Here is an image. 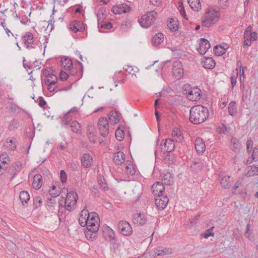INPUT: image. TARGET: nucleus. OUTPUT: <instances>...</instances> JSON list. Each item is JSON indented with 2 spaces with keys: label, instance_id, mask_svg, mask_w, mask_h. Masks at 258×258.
<instances>
[{
  "label": "nucleus",
  "instance_id": "nucleus-8",
  "mask_svg": "<svg viewBox=\"0 0 258 258\" xmlns=\"http://www.w3.org/2000/svg\"><path fill=\"white\" fill-rule=\"evenodd\" d=\"M172 75L177 79L182 78L184 74V71L182 63L179 61H175L172 65Z\"/></svg>",
  "mask_w": 258,
  "mask_h": 258
},
{
  "label": "nucleus",
  "instance_id": "nucleus-30",
  "mask_svg": "<svg viewBox=\"0 0 258 258\" xmlns=\"http://www.w3.org/2000/svg\"><path fill=\"white\" fill-rule=\"evenodd\" d=\"M240 145L238 139L233 137L231 140V149L234 152H237L240 149Z\"/></svg>",
  "mask_w": 258,
  "mask_h": 258
},
{
  "label": "nucleus",
  "instance_id": "nucleus-45",
  "mask_svg": "<svg viewBox=\"0 0 258 258\" xmlns=\"http://www.w3.org/2000/svg\"><path fill=\"white\" fill-rule=\"evenodd\" d=\"M8 164L7 160L0 159V175L4 173L5 170L8 168Z\"/></svg>",
  "mask_w": 258,
  "mask_h": 258
},
{
  "label": "nucleus",
  "instance_id": "nucleus-58",
  "mask_svg": "<svg viewBox=\"0 0 258 258\" xmlns=\"http://www.w3.org/2000/svg\"><path fill=\"white\" fill-rule=\"evenodd\" d=\"M49 193L51 197L55 198L59 195L60 191L59 190H49Z\"/></svg>",
  "mask_w": 258,
  "mask_h": 258
},
{
  "label": "nucleus",
  "instance_id": "nucleus-37",
  "mask_svg": "<svg viewBox=\"0 0 258 258\" xmlns=\"http://www.w3.org/2000/svg\"><path fill=\"white\" fill-rule=\"evenodd\" d=\"M70 127L72 128V131L75 133H79V131H81V124L76 120H74L71 122Z\"/></svg>",
  "mask_w": 258,
  "mask_h": 258
},
{
  "label": "nucleus",
  "instance_id": "nucleus-29",
  "mask_svg": "<svg viewBox=\"0 0 258 258\" xmlns=\"http://www.w3.org/2000/svg\"><path fill=\"white\" fill-rule=\"evenodd\" d=\"M190 8L195 11H198L201 9V4L200 0H187Z\"/></svg>",
  "mask_w": 258,
  "mask_h": 258
},
{
  "label": "nucleus",
  "instance_id": "nucleus-35",
  "mask_svg": "<svg viewBox=\"0 0 258 258\" xmlns=\"http://www.w3.org/2000/svg\"><path fill=\"white\" fill-rule=\"evenodd\" d=\"M172 137L177 142H181L183 139V136L180 133V131L178 130L177 129L174 130L172 133Z\"/></svg>",
  "mask_w": 258,
  "mask_h": 258
},
{
  "label": "nucleus",
  "instance_id": "nucleus-21",
  "mask_svg": "<svg viewBox=\"0 0 258 258\" xmlns=\"http://www.w3.org/2000/svg\"><path fill=\"white\" fill-rule=\"evenodd\" d=\"M202 63L205 68L208 69H212L216 64L215 60L212 57H204Z\"/></svg>",
  "mask_w": 258,
  "mask_h": 258
},
{
  "label": "nucleus",
  "instance_id": "nucleus-43",
  "mask_svg": "<svg viewBox=\"0 0 258 258\" xmlns=\"http://www.w3.org/2000/svg\"><path fill=\"white\" fill-rule=\"evenodd\" d=\"M56 204V200L53 198L48 199L46 202V206L49 208V210L54 209V207Z\"/></svg>",
  "mask_w": 258,
  "mask_h": 258
},
{
  "label": "nucleus",
  "instance_id": "nucleus-60",
  "mask_svg": "<svg viewBox=\"0 0 258 258\" xmlns=\"http://www.w3.org/2000/svg\"><path fill=\"white\" fill-rule=\"evenodd\" d=\"M39 100V105L41 107H44V106L46 104V102L44 100V98L42 97H39L38 98Z\"/></svg>",
  "mask_w": 258,
  "mask_h": 258
},
{
  "label": "nucleus",
  "instance_id": "nucleus-25",
  "mask_svg": "<svg viewBox=\"0 0 258 258\" xmlns=\"http://www.w3.org/2000/svg\"><path fill=\"white\" fill-rule=\"evenodd\" d=\"M42 184V177L40 174H36L34 176L32 186L36 189H39Z\"/></svg>",
  "mask_w": 258,
  "mask_h": 258
},
{
  "label": "nucleus",
  "instance_id": "nucleus-3",
  "mask_svg": "<svg viewBox=\"0 0 258 258\" xmlns=\"http://www.w3.org/2000/svg\"><path fill=\"white\" fill-rule=\"evenodd\" d=\"M157 15V13L155 11L148 12L146 14L143 15L139 20V23L143 28H148L154 23Z\"/></svg>",
  "mask_w": 258,
  "mask_h": 258
},
{
  "label": "nucleus",
  "instance_id": "nucleus-64",
  "mask_svg": "<svg viewBox=\"0 0 258 258\" xmlns=\"http://www.w3.org/2000/svg\"><path fill=\"white\" fill-rule=\"evenodd\" d=\"M251 40L252 41L255 40L257 37V34L255 32H253L250 33Z\"/></svg>",
  "mask_w": 258,
  "mask_h": 258
},
{
  "label": "nucleus",
  "instance_id": "nucleus-48",
  "mask_svg": "<svg viewBox=\"0 0 258 258\" xmlns=\"http://www.w3.org/2000/svg\"><path fill=\"white\" fill-rule=\"evenodd\" d=\"M54 78V80H51L49 78H47L44 80V83L47 86H54L57 83V77L56 76H52Z\"/></svg>",
  "mask_w": 258,
  "mask_h": 258
},
{
  "label": "nucleus",
  "instance_id": "nucleus-53",
  "mask_svg": "<svg viewBox=\"0 0 258 258\" xmlns=\"http://www.w3.org/2000/svg\"><path fill=\"white\" fill-rule=\"evenodd\" d=\"M252 161H256L258 160V148L254 147L253 149V152L251 155Z\"/></svg>",
  "mask_w": 258,
  "mask_h": 258
},
{
  "label": "nucleus",
  "instance_id": "nucleus-1",
  "mask_svg": "<svg viewBox=\"0 0 258 258\" xmlns=\"http://www.w3.org/2000/svg\"><path fill=\"white\" fill-rule=\"evenodd\" d=\"M207 108L199 105L192 107L190 110L189 120L194 124H198L205 122L209 117Z\"/></svg>",
  "mask_w": 258,
  "mask_h": 258
},
{
  "label": "nucleus",
  "instance_id": "nucleus-56",
  "mask_svg": "<svg viewBox=\"0 0 258 258\" xmlns=\"http://www.w3.org/2000/svg\"><path fill=\"white\" fill-rule=\"evenodd\" d=\"M69 76V74H68L67 73L63 71H60L59 75V78L60 80L62 81H66L68 79Z\"/></svg>",
  "mask_w": 258,
  "mask_h": 258
},
{
  "label": "nucleus",
  "instance_id": "nucleus-32",
  "mask_svg": "<svg viewBox=\"0 0 258 258\" xmlns=\"http://www.w3.org/2000/svg\"><path fill=\"white\" fill-rule=\"evenodd\" d=\"M162 180L164 184L170 185L173 182V178L170 173H167L163 175Z\"/></svg>",
  "mask_w": 258,
  "mask_h": 258
},
{
  "label": "nucleus",
  "instance_id": "nucleus-57",
  "mask_svg": "<svg viewBox=\"0 0 258 258\" xmlns=\"http://www.w3.org/2000/svg\"><path fill=\"white\" fill-rule=\"evenodd\" d=\"M151 5L157 7L162 6V0H149Z\"/></svg>",
  "mask_w": 258,
  "mask_h": 258
},
{
  "label": "nucleus",
  "instance_id": "nucleus-31",
  "mask_svg": "<svg viewBox=\"0 0 258 258\" xmlns=\"http://www.w3.org/2000/svg\"><path fill=\"white\" fill-rule=\"evenodd\" d=\"M88 211L86 209H84L81 211V216L79 219V222L82 227H85V225L82 224V222L84 223L87 222V217L88 216Z\"/></svg>",
  "mask_w": 258,
  "mask_h": 258
},
{
  "label": "nucleus",
  "instance_id": "nucleus-33",
  "mask_svg": "<svg viewBox=\"0 0 258 258\" xmlns=\"http://www.w3.org/2000/svg\"><path fill=\"white\" fill-rule=\"evenodd\" d=\"M22 38L23 39L25 44H33L34 37L31 33L27 32L25 35L22 36Z\"/></svg>",
  "mask_w": 258,
  "mask_h": 258
},
{
  "label": "nucleus",
  "instance_id": "nucleus-27",
  "mask_svg": "<svg viewBox=\"0 0 258 258\" xmlns=\"http://www.w3.org/2000/svg\"><path fill=\"white\" fill-rule=\"evenodd\" d=\"M61 65L67 70H70L73 66V62L69 57H62L60 60Z\"/></svg>",
  "mask_w": 258,
  "mask_h": 258
},
{
  "label": "nucleus",
  "instance_id": "nucleus-47",
  "mask_svg": "<svg viewBox=\"0 0 258 258\" xmlns=\"http://www.w3.org/2000/svg\"><path fill=\"white\" fill-rule=\"evenodd\" d=\"M42 201L40 197L37 196L33 199V205L35 208H38L42 205Z\"/></svg>",
  "mask_w": 258,
  "mask_h": 258
},
{
  "label": "nucleus",
  "instance_id": "nucleus-9",
  "mask_svg": "<svg viewBox=\"0 0 258 258\" xmlns=\"http://www.w3.org/2000/svg\"><path fill=\"white\" fill-rule=\"evenodd\" d=\"M82 224L85 225V226L87 227V229L88 230L87 231L85 232L86 237L89 239H91L92 237L90 236H89V233L91 232L93 233H95L99 230V222H97L95 221L93 222H88L87 221L86 223H83L82 222Z\"/></svg>",
  "mask_w": 258,
  "mask_h": 258
},
{
  "label": "nucleus",
  "instance_id": "nucleus-34",
  "mask_svg": "<svg viewBox=\"0 0 258 258\" xmlns=\"http://www.w3.org/2000/svg\"><path fill=\"white\" fill-rule=\"evenodd\" d=\"M168 27L172 31H175L178 29V23L174 19L171 18L167 24Z\"/></svg>",
  "mask_w": 258,
  "mask_h": 258
},
{
  "label": "nucleus",
  "instance_id": "nucleus-4",
  "mask_svg": "<svg viewBox=\"0 0 258 258\" xmlns=\"http://www.w3.org/2000/svg\"><path fill=\"white\" fill-rule=\"evenodd\" d=\"M77 199L78 195L76 192L74 191L68 192L64 203L66 209L69 211L74 210L76 208Z\"/></svg>",
  "mask_w": 258,
  "mask_h": 258
},
{
  "label": "nucleus",
  "instance_id": "nucleus-20",
  "mask_svg": "<svg viewBox=\"0 0 258 258\" xmlns=\"http://www.w3.org/2000/svg\"><path fill=\"white\" fill-rule=\"evenodd\" d=\"M70 29L75 33L78 32H82L84 30V28L83 26V23L80 21H73L70 24Z\"/></svg>",
  "mask_w": 258,
  "mask_h": 258
},
{
  "label": "nucleus",
  "instance_id": "nucleus-63",
  "mask_svg": "<svg viewBox=\"0 0 258 258\" xmlns=\"http://www.w3.org/2000/svg\"><path fill=\"white\" fill-rule=\"evenodd\" d=\"M69 123L68 116H66V115L63 117V118L61 120V124L62 125H67Z\"/></svg>",
  "mask_w": 258,
  "mask_h": 258
},
{
  "label": "nucleus",
  "instance_id": "nucleus-36",
  "mask_svg": "<svg viewBox=\"0 0 258 258\" xmlns=\"http://www.w3.org/2000/svg\"><path fill=\"white\" fill-rule=\"evenodd\" d=\"M87 221L93 222L96 221L100 223L98 215L95 212L89 213L88 216L87 217Z\"/></svg>",
  "mask_w": 258,
  "mask_h": 258
},
{
  "label": "nucleus",
  "instance_id": "nucleus-11",
  "mask_svg": "<svg viewBox=\"0 0 258 258\" xmlns=\"http://www.w3.org/2000/svg\"><path fill=\"white\" fill-rule=\"evenodd\" d=\"M131 8L126 4H119L112 7L111 11L115 14H121L130 12Z\"/></svg>",
  "mask_w": 258,
  "mask_h": 258
},
{
  "label": "nucleus",
  "instance_id": "nucleus-19",
  "mask_svg": "<svg viewBox=\"0 0 258 258\" xmlns=\"http://www.w3.org/2000/svg\"><path fill=\"white\" fill-rule=\"evenodd\" d=\"M195 147L196 150L199 153H203L205 151L206 146L203 139L198 138L195 141Z\"/></svg>",
  "mask_w": 258,
  "mask_h": 258
},
{
  "label": "nucleus",
  "instance_id": "nucleus-44",
  "mask_svg": "<svg viewBox=\"0 0 258 258\" xmlns=\"http://www.w3.org/2000/svg\"><path fill=\"white\" fill-rule=\"evenodd\" d=\"M228 112L230 115H233L236 112V103L234 101L230 102L228 105Z\"/></svg>",
  "mask_w": 258,
  "mask_h": 258
},
{
  "label": "nucleus",
  "instance_id": "nucleus-10",
  "mask_svg": "<svg viewBox=\"0 0 258 258\" xmlns=\"http://www.w3.org/2000/svg\"><path fill=\"white\" fill-rule=\"evenodd\" d=\"M160 144V148L163 152L167 153L172 152L175 149L174 141L172 139H167L162 141Z\"/></svg>",
  "mask_w": 258,
  "mask_h": 258
},
{
  "label": "nucleus",
  "instance_id": "nucleus-23",
  "mask_svg": "<svg viewBox=\"0 0 258 258\" xmlns=\"http://www.w3.org/2000/svg\"><path fill=\"white\" fill-rule=\"evenodd\" d=\"M172 252V249L163 246H158L155 249V253L158 255H165Z\"/></svg>",
  "mask_w": 258,
  "mask_h": 258
},
{
  "label": "nucleus",
  "instance_id": "nucleus-49",
  "mask_svg": "<svg viewBox=\"0 0 258 258\" xmlns=\"http://www.w3.org/2000/svg\"><path fill=\"white\" fill-rule=\"evenodd\" d=\"M19 126V123L17 120H12L10 123L9 129L10 131H14Z\"/></svg>",
  "mask_w": 258,
  "mask_h": 258
},
{
  "label": "nucleus",
  "instance_id": "nucleus-2",
  "mask_svg": "<svg viewBox=\"0 0 258 258\" xmlns=\"http://www.w3.org/2000/svg\"><path fill=\"white\" fill-rule=\"evenodd\" d=\"M183 88L189 100L196 101L201 99L202 91L199 88L191 87L190 85L186 84L184 85Z\"/></svg>",
  "mask_w": 258,
  "mask_h": 258
},
{
  "label": "nucleus",
  "instance_id": "nucleus-6",
  "mask_svg": "<svg viewBox=\"0 0 258 258\" xmlns=\"http://www.w3.org/2000/svg\"><path fill=\"white\" fill-rule=\"evenodd\" d=\"M98 127L101 136L104 138L109 134V124L106 117H101L98 122Z\"/></svg>",
  "mask_w": 258,
  "mask_h": 258
},
{
  "label": "nucleus",
  "instance_id": "nucleus-38",
  "mask_svg": "<svg viewBox=\"0 0 258 258\" xmlns=\"http://www.w3.org/2000/svg\"><path fill=\"white\" fill-rule=\"evenodd\" d=\"M226 49L221 45H216L214 48V51L216 55H221L225 53Z\"/></svg>",
  "mask_w": 258,
  "mask_h": 258
},
{
  "label": "nucleus",
  "instance_id": "nucleus-13",
  "mask_svg": "<svg viewBox=\"0 0 258 258\" xmlns=\"http://www.w3.org/2000/svg\"><path fill=\"white\" fill-rule=\"evenodd\" d=\"M211 45L209 41L205 38L201 39V42L199 44V47L198 48L197 50L199 53L203 55L210 48Z\"/></svg>",
  "mask_w": 258,
  "mask_h": 258
},
{
  "label": "nucleus",
  "instance_id": "nucleus-39",
  "mask_svg": "<svg viewBox=\"0 0 258 258\" xmlns=\"http://www.w3.org/2000/svg\"><path fill=\"white\" fill-rule=\"evenodd\" d=\"M119 113L116 111H111L110 112L109 119L114 123H117L119 121Z\"/></svg>",
  "mask_w": 258,
  "mask_h": 258
},
{
  "label": "nucleus",
  "instance_id": "nucleus-40",
  "mask_svg": "<svg viewBox=\"0 0 258 258\" xmlns=\"http://www.w3.org/2000/svg\"><path fill=\"white\" fill-rule=\"evenodd\" d=\"M131 26V24L130 22L126 20L121 24L120 27V30L123 33L127 32Z\"/></svg>",
  "mask_w": 258,
  "mask_h": 258
},
{
  "label": "nucleus",
  "instance_id": "nucleus-55",
  "mask_svg": "<svg viewBox=\"0 0 258 258\" xmlns=\"http://www.w3.org/2000/svg\"><path fill=\"white\" fill-rule=\"evenodd\" d=\"M60 178L62 183H64L67 181V174L63 170H61L60 172Z\"/></svg>",
  "mask_w": 258,
  "mask_h": 258
},
{
  "label": "nucleus",
  "instance_id": "nucleus-54",
  "mask_svg": "<svg viewBox=\"0 0 258 258\" xmlns=\"http://www.w3.org/2000/svg\"><path fill=\"white\" fill-rule=\"evenodd\" d=\"M125 168L127 174H130L132 175H133L135 174L136 170L135 168L133 167L132 165H131L130 166H126Z\"/></svg>",
  "mask_w": 258,
  "mask_h": 258
},
{
  "label": "nucleus",
  "instance_id": "nucleus-51",
  "mask_svg": "<svg viewBox=\"0 0 258 258\" xmlns=\"http://www.w3.org/2000/svg\"><path fill=\"white\" fill-rule=\"evenodd\" d=\"M88 137L91 142L96 143L97 141V137L93 132H91V129L88 130Z\"/></svg>",
  "mask_w": 258,
  "mask_h": 258
},
{
  "label": "nucleus",
  "instance_id": "nucleus-42",
  "mask_svg": "<svg viewBox=\"0 0 258 258\" xmlns=\"http://www.w3.org/2000/svg\"><path fill=\"white\" fill-rule=\"evenodd\" d=\"M115 137L119 141H121L124 137V132L120 127L115 131Z\"/></svg>",
  "mask_w": 258,
  "mask_h": 258
},
{
  "label": "nucleus",
  "instance_id": "nucleus-18",
  "mask_svg": "<svg viewBox=\"0 0 258 258\" xmlns=\"http://www.w3.org/2000/svg\"><path fill=\"white\" fill-rule=\"evenodd\" d=\"M245 175L248 177L258 175V166L255 165L248 166L245 169Z\"/></svg>",
  "mask_w": 258,
  "mask_h": 258
},
{
  "label": "nucleus",
  "instance_id": "nucleus-14",
  "mask_svg": "<svg viewBox=\"0 0 258 258\" xmlns=\"http://www.w3.org/2000/svg\"><path fill=\"white\" fill-rule=\"evenodd\" d=\"M152 189L153 194L154 195L161 196L163 195V192L165 190V187L162 183L157 182L152 185Z\"/></svg>",
  "mask_w": 258,
  "mask_h": 258
},
{
  "label": "nucleus",
  "instance_id": "nucleus-22",
  "mask_svg": "<svg viewBox=\"0 0 258 258\" xmlns=\"http://www.w3.org/2000/svg\"><path fill=\"white\" fill-rule=\"evenodd\" d=\"M92 158L89 154H84L81 158V162L84 168L90 167L92 163Z\"/></svg>",
  "mask_w": 258,
  "mask_h": 258
},
{
  "label": "nucleus",
  "instance_id": "nucleus-59",
  "mask_svg": "<svg viewBox=\"0 0 258 258\" xmlns=\"http://www.w3.org/2000/svg\"><path fill=\"white\" fill-rule=\"evenodd\" d=\"M180 10L179 11L181 15L185 19L187 20V15H186L185 11L183 6L182 3L179 6Z\"/></svg>",
  "mask_w": 258,
  "mask_h": 258
},
{
  "label": "nucleus",
  "instance_id": "nucleus-12",
  "mask_svg": "<svg viewBox=\"0 0 258 258\" xmlns=\"http://www.w3.org/2000/svg\"><path fill=\"white\" fill-rule=\"evenodd\" d=\"M169 202V198L167 196H157L155 199V204L160 210H163Z\"/></svg>",
  "mask_w": 258,
  "mask_h": 258
},
{
  "label": "nucleus",
  "instance_id": "nucleus-46",
  "mask_svg": "<svg viewBox=\"0 0 258 258\" xmlns=\"http://www.w3.org/2000/svg\"><path fill=\"white\" fill-rule=\"evenodd\" d=\"M98 27L100 28L110 29L112 27V24L110 22H107L103 21L98 24Z\"/></svg>",
  "mask_w": 258,
  "mask_h": 258
},
{
  "label": "nucleus",
  "instance_id": "nucleus-61",
  "mask_svg": "<svg viewBox=\"0 0 258 258\" xmlns=\"http://www.w3.org/2000/svg\"><path fill=\"white\" fill-rule=\"evenodd\" d=\"M250 230V225L247 224L246 225V230L244 233V235L247 237L248 239H250L249 231Z\"/></svg>",
  "mask_w": 258,
  "mask_h": 258
},
{
  "label": "nucleus",
  "instance_id": "nucleus-50",
  "mask_svg": "<svg viewBox=\"0 0 258 258\" xmlns=\"http://www.w3.org/2000/svg\"><path fill=\"white\" fill-rule=\"evenodd\" d=\"M235 74H236L235 76L233 75L230 77V81H231L232 89L233 88L234 86L236 85V82H237L236 78L238 75V71L237 69H236L235 70Z\"/></svg>",
  "mask_w": 258,
  "mask_h": 258
},
{
  "label": "nucleus",
  "instance_id": "nucleus-52",
  "mask_svg": "<svg viewBox=\"0 0 258 258\" xmlns=\"http://www.w3.org/2000/svg\"><path fill=\"white\" fill-rule=\"evenodd\" d=\"M214 227L213 226L206 231L204 234H203L205 238H208L210 236H214V233L213 231Z\"/></svg>",
  "mask_w": 258,
  "mask_h": 258
},
{
  "label": "nucleus",
  "instance_id": "nucleus-26",
  "mask_svg": "<svg viewBox=\"0 0 258 258\" xmlns=\"http://www.w3.org/2000/svg\"><path fill=\"white\" fill-rule=\"evenodd\" d=\"M164 40V35L162 33H156L152 38V42L154 46H157Z\"/></svg>",
  "mask_w": 258,
  "mask_h": 258
},
{
  "label": "nucleus",
  "instance_id": "nucleus-28",
  "mask_svg": "<svg viewBox=\"0 0 258 258\" xmlns=\"http://www.w3.org/2000/svg\"><path fill=\"white\" fill-rule=\"evenodd\" d=\"M19 198L22 205L26 206L28 201L30 200V195L27 191L23 190L20 192Z\"/></svg>",
  "mask_w": 258,
  "mask_h": 258
},
{
  "label": "nucleus",
  "instance_id": "nucleus-5",
  "mask_svg": "<svg viewBox=\"0 0 258 258\" xmlns=\"http://www.w3.org/2000/svg\"><path fill=\"white\" fill-rule=\"evenodd\" d=\"M218 15L217 11L214 10L208 11L202 19L203 25L209 27L216 23L218 20Z\"/></svg>",
  "mask_w": 258,
  "mask_h": 258
},
{
  "label": "nucleus",
  "instance_id": "nucleus-62",
  "mask_svg": "<svg viewBox=\"0 0 258 258\" xmlns=\"http://www.w3.org/2000/svg\"><path fill=\"white\" fill-rule=\"evenodd\" d=\"M219 4L221 7L227 6L228 1V0H219Z\"/></svg>",
  "mask_w": 258,
  "mask_h": 258
},
{
  "label": "nucleus",
  "instance_id": "nucleus-24",
  "mask_svg": "<svg viewBox=\"0 0 258 258\" xmlns=\"http://www.w3.org/2000/svg\"><path fill=\"white\" fill-rule=\"evenodd\" d=\"M219 177L221 178L220 183L221 186L225 188H228L230 187L231 185L230 183V176L224 175L223 173L219 175Z\"/></svg>",
  "mask_w": 258,
  "mask_h": 258
},
{
  "label": "nucleus",
  "instance_id": "nucleus-41",
  "mask_svg": "<svg viewBox=\"0 0 258 258\" xmlns=\"http://www.w3.org/2000/svg\"><path fill=\"white\" fill-rule=\"evenodd\" d=\"M106 11L104 9L101 8L98 11L97 16L98 18V23H100V22L103 21L105 18V13Z\"/></svg>",
  "mask_w": 258,
  "mask_h": 258
},
{
  "label": "nucleus",
  "instance_id": "nucleus-17",
  "mask_svg": "<svg viewBox=\"0 0 258 258\" xmlns=\"http://www.w3.org/2000/svg\"><path fill=\"white\" fill-rule=\"evenodd\" d=\"M103 236L107 241L114 240L115 237V232L109 227H105L103 230Z\"/></svg>",
  "mask_w": 258,
  "mask_h": 258
},
{
  "label": "nucleus",
  "instance_id": "nucleus-15",
  "mask_svg": "<svg viewBox=\"0 0 258 258\" xmlns=\"http://www.w3.org/2000/svg\"><path fill=\"white\" fill-rule=\"evenodd\" d=\"M125 154L121 151H118L113 155V161L116 164L120 165L125 161Z\"/></svg>",
  "mask_w": 258,
  "mask_h": 258
},
{
  "label": "nucleus",
  "instance_id": "nucleus-7",
  "mask_svg": "<svg viewBox=\"0 0 258 258\" xmlns=\"http://www.w3.org/2000/svg\"><path fill=\"white\" fill-rule=\"evenodd\" d=\"M118 228L119 232L124 236H130L133 233V228L130 224L126 221H120L118 222Z\"/></svg>",
  "mask_w": 258,
  "mask_h": 258
},
{
  "label": "nucleus",
  "instance_id": "nucleus-16",
  "mask_svg": "<svg viewBox=\"0 0 258 258\" xmlns=\"http://www.w3.org/2000/svg\"><path fill=\"white\" fill-rule=\"evenodd\" d=\"M133 222L135 224L143 225L146 223V219L144 214L137 213L133 215Z\"/></svg>",
  "mask_w": 258,
  "mask_h": 258
}]
</instances>
